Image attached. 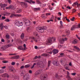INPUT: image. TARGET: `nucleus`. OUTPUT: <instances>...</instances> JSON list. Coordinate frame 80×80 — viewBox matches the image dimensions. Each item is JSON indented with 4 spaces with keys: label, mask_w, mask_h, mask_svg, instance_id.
<instances>
[{
    "label": "nucleus",
    "mask_w": 80,
    "mask_h": 80,
    "mask_svg": "<svg viewBox=\"0 0 80 80\" xmlns=\"http://www.w3.org/2000/svg\"><path fill=\"white\" fill-rule=\"evenodd\" d=\"M47 28L46 27H44L42 28L41 27H38L37 28V30L38 32L40 33H43L44 30H47Z\"/></svg>",
    "instance_id": "1"
},
{
    "label": "nucleus",
    "mask_w": 80,
    "mask_h": 80,
    "mask_svg": "<svg viewBox=\"0 0 80 80\" xmlns=\"http://www.w3.org/2000/svg\"><path fill=\"white\" fill-rule=\"evenodd\" d=\"M52 40H53V41H55V38L52 37L48 39V41L47 42V43H52Z\"/></svg>",
    "instance_id": "2"
},
{
    "label": "nucleus",
    "mask_w": 80,
    "mask_h": 80,
    "mask_svg": "<svg viewBox=\"0 0 80 80\" xmlns=\"http://www.w3.org/2000/svg\"><path fill=\"white\" fill-rule=\"evenodd\" d=\"M15 25L18 26V27H20V26H22L23 25V22H21L20 23L18 21H16L14 23Z\"/></svg>",
    "instance_id": "3"
},
{
    "label": "nucleus",
    "mask_w": 80,
    "mask_h": 80,
    "mask_svg": "<svg viewBox=\"0 0 80 80\" xmlns=\"http://www.w3.org/2000/svg\"><path fill=\"white\" fill-rule=\"evenodd\" d=\"M67 40H68V38H62V39H60L59 40V41L60 43L63 44V43H64V42H65V41H67Z\"/></svg>",
    "instance_id": "4"
},
{
    "label": "nucleus",
    "mask_w": 80,
    "mask_h": 80,
    "mask_svg": "<svg viewBox=\"0 0 80 80\" xmlns=\"http://www.w3.org/2000/svg\"><path fill=\"white\" fill-rule=\"evenodd\" d=\"M25 24L26 26H29L30 25V21L28 19H25L24 21Z\"/></svg>",
    "instance_id": "5"
},
{
    "label": "nucleus",
    "mask_w": 80,
    "mask_h": 80,
    "mask_svg": "<svg viewBox=\"0 0 80 80\" xmlns=\"http://www.w3.org/2000/svg\"><path fill=\"white\" fill-rule=\"evenodd\" d=\"M30 78L29 75L28 74L25 75L23 77V79L24 80H28Z\"/></svg>",
    "instance_id": "6"
},
{
    "label": "nucleus",
    "mask_w": 80,
    "mask_h": 80,
    "mask_svg": "<svg viewBox=\"0 0 80 80\" xmlns=\"http://www.w3.org/2000/svg\"><path fill=\"white\" fill-rule=\"evenodd\" d=\"M67 78H68V80H73L72 78L70 76V73L68 72L67 71V76H66Z\"/></svg>",
    "instance_id": "7"
},
{
    "label": "nucleus",
    "mask_w": 80,
    "mask_h": 80,
    "mask_svg": "<svg viewBox=\"0 0 80 80\" xmlns=\"http://www.w3.org/2000/svg\"><path fill=\"white\" fill-rule=\"evenodd\" d=\"M47 75H45V76L41 75L40 76L41 79L42 80H46V78H47Z\"/></svg>",
    "instance_id": "8"
},
{
    "label": "nucleus",
    "mask_w": 80,
    "mask_h": 80,
    "mask_svg": "<svg viewBox=\"0 0 80 80\" xmlns=\"http://www.w3.org/2000/svg\"><path fill=\"white\" fill-rule=\"evenodd\" d=\"M42 72V70H38L35 73L36 75H39V74H40Z\"/></svg>",
    "instance_id": "9"
},
{
    "label": "nucleus",
    "mask_w": 80,
    "mask_h": 80,
    "mask_svg": "<svg viewBox=\"0 0 80 80\" xmlns=\"http://www.w3.org/2000/svg\"><path fill=\"white\" fill-rule=\"evenodd\" d=\"M9 71L11 72H13V71H15V69L13 68V67H12L11 66L9 67Z\"/></svg>",
    "instance_id": "10"
},
{
    "label": "nucleus",
    "mask_w": 80,
    "mask_h": 80,
    "mask_svg": "<svg viewBox=\"0 0 80 80\" xmlns=\"http://www.w3.org/2000/svg\"><path fill=\"white\" fill-rule=\"evenodd\" d=\"M52 52H53L54 55L57 54V53H58V49H54L52 51Z\"/></svg>",
    "instance_id": "11"
},
{
    "label": "nucleus",
    "mask_w": 80,
    "mask_h": 80,
    "mask_svg": "<svg viewBox=\"0 0 80 80\" xmlns=\"http://www.w3.org/2000/svg\"><path fill=\"white\" fill-rule=\"evenodd\" d=\"M75 28H77V26L76 25H74L72 26L71 29V30L72 31L74 30Z\"/></svg>",
    "instance_id": "12"
},
{
    "label": "nucleus",
    "mask_w": 80,
    "mask_h": 80,
    "mask_svg": "<svg viewBox=\"0 0 80 80\" xmlns=\"http://www.w3.org/2000/svg\"><path fill=\"white\" fill-rule=\"evenodd\" d=\"M0 6L1 8H4V7H7V4H2V3H1L0 4Z\"/></svg>",
    "instance_id": "13"
},
{
    "label": "nucleus",
    "mask_w": 80,
    "mask_h": 80,
    "mask_svg": "<svg viewBox=\"0 0 80 80\" xmlns=\"http://www.w3.org/2000/svg\"><path fill=\"white\" fill-rule=\"evenodd\" d=\"M24 71H23L22 70H21L20 71L19 73L21 76H23L24 75Z\"/></svg>",
    "instance_id": "14"
},
{
    "label": "nucleus",
    "mask_w": 80,
    "mask_h": 80,
    "mask_svg": "<svg viewBox=\"0 0 80 80\" xmlns=\"http://www.w3.org/2000/svg\"><path fill=\"white\" fill-rule=\"evenodd\" d=\"M4 27V26H3V23H1L0 24V28H1V30H3V28Z\"/></svg>",
    "instance_id": "15"
},
{
    "label": "nucleus",
    "mask_w": 80,
    "mask_h": 80,
    "mask_svg": "<svg viewBox=\"0 0 80 80\" xmlns=\"http://www.w3.org/2000/svg\"><path fill=\"white\" fill-rule=\"evenodd\" d=\"M18 48L19 50H24L23 48V46H18Z\"/></svg>",
    "instance_id": "16"
},
{
    "label": "nucleus",
    "mask_w": 80,
    "mask_h": 80,
    "mask_svg": "<svg viewBox=\"0 0 80 80\" xmlns=\"http://www.w3.org/2000/svg\"><path fill=\"white\" fill-rule=\"evenodd\" d=\"M24 35H25V34H24L23 33H22L20 37L21 38V39H23L24 38Z\"/></svg>",
    "instance_id": "17"
},
{
    "label": "nucleus",
    "mask_w": 80,
    "mask_h": 80,
    "mask_svg": "<svg viewBox=\"0 0 80 80\" xmlns=\"http://www.w3.org/2000/svg\"><path fill=\"white\" fill-rule=\"evenodd\" d=\"M34 11H39L40 10V8H34Z\"/></svg>",
    "instance_id": "18"
},
{
    "label": "nucleus",
    "mask_w": 80,
    "mask_h": 80,
    "mask_svg": "<svg viewBox=\"0 0 80 80\" xmlns=\"http://www.w3.org/2000/svg\"><path fill=\"white\" fill-rule=\"evenodd\" d=\"M72 44H77V40L75 39L72 41Z\"/></svg>",
    "instance_id": "19"
},
{
    "label": "nucleus",
    "mask_w": 80,
    "mask_h": 80,
    "mask_svg": "<svg viewBox=\"0 0 80 80\" xmlns=\"http://www.w3.org/2000/svg\"><path fill=\"white\" fill-rule=\"evenodd\" d=\"M31 38L32 39V40H34V41L35 42H38V40L36 39V38H34V37H31Z\"/></svg>",
    "instance_id": "20"
},
{
    "label": "nucleus",
    "mask_w": 80,
    "mask_h": 80,
    "mask_svg": "<svg viewBox=\"0 0 80 80\" xmlns=\"http://www.w3.org/2000/svg\"><path fill=\"white\" fill-rule=\"evenodd\" d=\"M54 65H56V66H58V65H59V63L57 62H55V63H54Z\"/></svg>",
    "instance_id": "21"
},
{
    "label": "nucleus",
    "mask_w": 80,
    "mask_h": 80,
    "mask_svg": "<svg viewBox=\"0 0 80 80\" xmlns=\"http://www.w3.org/2000/svg\"><path fill=\"white\" fill-rule=\"evenodd\" d=\"M11 46H12V44H10L6 45V48H8L9 47H11Z\"/></svg>",
    "instance_id": "22"
},
{
    "label": "nucleus",
    "mask_w": 80,
    "mask_h": 80,
    "mask_svg": "<svg viewBox=\"0 0 80 80\" xmlns=\"http://www.w3.org/2000/svg\"><path fill=\"white\" fill-rule=\"evenodd\" d=\"M45 67V66L44 65V64L43 63H42L41 64V65L39 66V67H40V68H43Z\"/></svg>",
    "instance_id": "23"
},
{
    "label": "nucleus",
    "mask_w": 80,
    "mask_h": 80,
    "mask_svg": "<svg viewBox=\"0 0 80 80\" xmlns=\"http://www.w3.org/2000/svg\"><path fill=\"white\" fill-rule=\"evenodd\" d=\"M14 16L17 17H22V15L21 14H15L14 15Z\"/></svg>",
    "instance_id": "24"
},
{
    "label": "nucleus",
    "mask_w": 80,
    "mask_h": 80,
    "mask_svg": "<svg viewBox=\"0 0 80 80\" xmlns=\"http://www.w3.org/2000/svg\"><path fill=\"white\" fill-rule=\"evenodd\" d=\"M9 9H13V8H14V6L12 5H10L9 6Z\"/></svg>",
    "instance_id": "25"
},
{
    "label": "nucleus",
    "mask_w": 80,
    "mask_h": 80,
    "mask_svg": "<svg viewBox=\"0 0 80 80\" xmlns=\"http://www.w3.org/2000/svg\"><path fill=\"white\" fill-rule=\"evenodd\" d=\"M15 59H18L20 58V56L19 55H16L14 56Z\"/></svg>",
    "instance_id": "26"
},
{
    "label": "nucleus",
    "mask_w": 80,
    "mask_h": 80,
    "mask_svg": "<svg viewBox=\"0 0 80 80\" xmlns=\"http://www.w3.org/2000/svg\"><path fill=\"white\" fill-rule=\"evenodd\" d=\"M23 47L24 48H23V49H24V50H27V48L26 47V45L25 44H24Z\"/></svg>",
    "instance_id": "27"
},
{
    "label": "nucleus",
    "mask_w": 80,
    "mask_h": 80,
    "mask_svg": "<svg viewBox=\"0 0 80 80\" xmlns=\"http://www.w3.org/2000/svg\"><path fill=\"white\" fill-rule=\"evenodd\" d=\"M41 56L43 57H47V56H48V54L47 53H43L41 55Z\"/></svg>",
    "instance_id": "28"
},
{
    "label": "nucleus",
    "mask_w": 80,
    "mask_h": 80,
    "mask_svg": "<svg viewBox=\"0 0 80 80\" xmlns=\"http://www.w3.org/2000/svg\"><path fill=\"white\" fill-rule=\"evenodd\" d=\"M7 34L6 36V38H8V39H9L10 38V36H9V34L8 33H7Z\"/></svg>",
    "instance_id": "29"
},
{
    "label": "nucleus",
    "mask_w": 80,
    "mask_h": 80,
    "mask_svg": "<svg viewBox=\"0 0 80 80\" xmlns=\"http://www.w3.org/2000/svg\"><path fill=\"white\" fill-rule=\"evenodd\" d=\"M51 63V61H48V68H49V67H50V63Z\"/></svg>",
    "instance_id": "30"
},
{
    "label": "nucleus",
    "mask_w": 80,
    "mask_h": 80,
    "mask_svg": "<svg viewBox=\"0 0 80 80\" xmlns=\"http://www.w3.org/2000/svg\"><path fill=\"white\" fill-rule=\"evenodd\" d=\"M27 31L28 32H31V29L30 28L28 27L27 28Z\"/></svg>",
    "instance_id": "31"
},
{
    "label": "nucleus",
    "mask_w": 80,
    "mask_h": 80,
    "mask_svg": "<svg viewBox=\"0 0 80 80\" xmlns=\"http://www.w3.org/2000/svg\"><path fill=\"white\" fill-rule=\"evenodd\" d=\"M36 3L38 4H41V2L39 0H36Z\"/></svg>",
    "instance_id": "32"
},
{
    "label": "nucleus",
    "mask_w": 80,
    "mask_h": 80,
    "mask_svg": "<svg viewBox=\"0 0 80 80\" xmlns=\"http://www.w3.org/2000/svg\"><path fill=\"white\" fill-rule=\"evenodd\" d=\"M74 48L77 50L78 51H80V49L77 46H74Z\"/></svg>",
    "instance_id": "33"
},
{
    "label": "nucleus",
    "mask_w": 80,
    "mask_h": 80,
    "mask_svg": "<svg viewBox=\"0 0 80 80\" xmlns=\"http://www.w3.org/2000/svg\"><path fill=\"white\" fill-rule=\"evenodd\" d=\"M5 77L9 78V77H10V76L8 74L5 73Z\"/></svg>",
    "instance_id": "34"
},
{
    "label": "nucleus",
    "mask_w": 80,
    "mask_h": 80,
    "mask_svg": "<svg viewBox=\"0 0 80 80\" xmlns=\"http://www.w3.org/2000/svg\"><path fill=\"white\" fill-rule=\"evenodd\" d=\"M48 31L49 32H50V33H53V31L52 29H49L48 30Z\"/></svg>",
    "instance_id": "35"
},
{
    "label": "nucleus",
    "mask_w": 80,
    "mask_h": 80,
    "mask_svg": "<svg viewBox=\"0 0 80 80\" xmlns=\"http://www.w3.org/2000/svg\"><path fill=\"white\" fill-rule=\"evenodd\" d=\"M2 50H6L7 49V47H6V46H4L2 47Z\"/></svg>",
    "instance_id": "36"
},
{
    "label": "nucleus",
    "mask_w": 80,
    "mask_h": 80,
    "mask_svg": "<svg viewBox=\"0 0 80 80\" xmlns=\"http://www.w3.org/2000/svg\"><path fill=\"white\" fill-rule=\"evenodd\" d=\"M64 55H65V54L64 53H61L60 54V56L59 57H64Z\"/></svg>",
    "instance_id": "37"
},
{
    "label": "nucleus",
    "mask_w": 80,
    "mask_h": 80,
    "mask_svg": "<svg viewBox=\"0 0 80 80\" xmlns=\"http://www.w3.org/2000/svg\"><path fill=\"white\" fill-rule=\"evenodd\" d=\"M17 12L18 13L22 12V10L20 9H19V10H18Z\"/></svg>",
    "instance_id": "38"
},
{
    "label": "nucleus",
    "mask_w": 80,
    "mask_h": 80,
    "mask_svg": "<svg viewBox=\"0 0 80 80\" xmlns=\"http://www.w3.org/2000/svg\"><path fill=\"white\" fill-rule=\"evenodd\" d=\"M24 6H25V7H26V8H27L28 6H27V4L25 2H24Z\"/></svg>",
    "instance_id": "39"
},
{
    "label": "nucleus",
    "mask_w": 80,
    "mask_h": 80,
    "mask_svg": "<svg viewBox=\"0 0 80 80\" xmlns=\"http://www.w3.org/2000/svg\"><path fill=\"white\" fill-rule=\"evenodd\" d=\"M30 67V65L29 64H28L25 66V68H28V67Z\"/></svg>",
    "instance_id": "40"
},
{
    "label": "nucleus",
    "mask_w": 80,
    "mask_h": 80,
    "mask_svg": "<svg viewBox=\"0 0 80 80\" xmlns=\"http://www.w3.org/2000/svg\"><path fill=\"white\" fill-rule=\"evenodd\" d=\"M5 21L7 22H10V20L8 18H7L5 20Z\"/></svg>",
    "instance_id": "41"
},
{
    "label": "nucleus",
    "mask_w": 80,
    "mask_h": 80,
    "mask_svg": "<svg viewBox=\"0 0 80 80\" xmlns=\"http://www.w3.org/2000/svg\"><path fill=\"white\" fill-rule=\"evenodd\" d=\"M59 77H60V76H58V74H56L55 78H59Z\"/></svg>",
    "instance_id": "42"
},
{
    "label": "nucleus",
    "mask_w": 80,
    "mask_h": 80,
    "mask_svg": "<svg viewBox=\"0 0 80 80\" xmlns=\"http://www.w3.org/2000/svg\"><path fill=\"white\" fill-rule=\"evenodd\" d=\"M2 63H8V62L4 60V61H2Z\"/></svg>",
    "instance_id": "43"
},
{
    "label": "nucleus",
    "mask_w": 80,
    "mask_h": 80,
    "mask_svg": "<svg viewBox=\"0 0 80 80\" xmlns=\"http://www.w3.org/2000/svg\"><path fill=\"white\" fill-rule=\"evenodd\" d=\"M76 27L77 28H80V24H79L78 25H76Z\"/></svg>",
    "instance_id": "44"
},
{
    "label": "nucleus",
    "mask_w": 80,
    "mask_h": 80,
    "mask_svg": "<svg viewBox=\"0 0 80 80\" xmlns=\"http://www.w3.org/2000/svg\"><path fill=\"white\" fill-rule=\"evenodd\" d=\"M24 1L25 2H28V3H31V2H30V1L28 0H24Z\"/></svg>",
    "instance_id": "45"
},
{
    "label": "nucleus",
    "mask_w": 80,
    "mask_h": 80,
    "mask_svg": "<svg viewBox=\"0 0 80 80\" xmlns=\"http://www.w3.org/2000/svg\"><path fill=\"white\" fill-rule=\"evenodd\" d=\"M41 64H42V63L41 62H38L37 63V65H39L40 66Z\"/></svg>",
    "instance_id": "46"
},
{
    "label": "nucleus",
    "mask_w": 80,
    "mask_h": 80,
    "mask_svg": "<svg viewBox=\"0 0 80 80\" xmlns=\"http://www.w3.org/2000/svg\"><path fill=\"white\" fill-rule=\"evenodd\" d=\"M35 65H36V63H34L32 66L31 67V68L32 69V68H33L34 67V66H35Z\"/></svg>",
    "instance_id": "47"
},
{
    "label": "nucleus",
    "mask_w": 80,
    "mask_h": 80,
    "mask_svg": "<svg viewBox=\"0 0 80 80\" xmlns=\"http://www.w3.org/2000/svg\"><path fill=\"white\" fill-rule=\"evenodd\" d=\"M11 65H15V62H12L11 63Z\"/></svg>",
    "instance_id": "48"
},
{
    "label": "nucleus",
    "mask_w": 80,
    "mask_h": 80,
    "mask_svg": "<svg viewBox=\"0 0 80 80\" xmlns=\"http://www.w3.org/2000/svg\"><path fill=\"white\" fill-rule=\"evenodd\" d=\"M74 19H75L74 17H73V18L70 19V20H71V21H74Z\"/></svg>",
    "instance_id": "49"
},
{
    "label": "nucleus",
    "mask_w": 80,
    "mask_h": 80,
    "mask_svg": "<svg viewBox=\"0 0 80 80\" xmlns=\"http://www.w3.org/2000/svg\"><path fill=\"white\" fill-rule=\"evenodd\" d=\"M3 70H0V73H3Z\"/></svg>",
    "instance_id": "50"
},
{
    "label": "nucleus",
    "mask_w": 80,
    "mask_h": 80,
    "mask_svg": "<svg viewBox=\"0 0 80 80\" xmlns=\"http://www.w3.org/2000/svg\"><path fill=\"white\" fill-rule=\"evenodd\" d=\"M72 75H73V76H75L76 75V73H71Z\"/></svg>",
    "instance_id": "51"
},
{
    "label": "nucleus",
    "mask_w": 80,
    "mask_h": 80,
    "mask_svg": "<svg viewBox=\"0 0 80 80\" xmlns=\"http://www.w3.org/2000/svg\"><path fill=\"white\" fill-rule=\"evenodd\" d=\"M8 1L9 4H10L12 3V1L11 0H8Z\"/></svg>",
    "instance_id": "52"
},
{
    "label": "nucleus",
    "mask_w": 80,
    "mask_h": 80,
    "mask_svg": "<svg viewBox=\"0 0 80 80\" xmlns=\"http://www.w3.org/2000/svg\"><path fill=\"white\" fill-rule=\"evenodd\" d=\"M1 76L2 77H5V73L4 74H2Z\"/></svg>",
    "instance_id": "53"
},
{
    "label": "nucleus",
    "mask_w": 80,
    "mask_h": 80,
    "mask_svg": "<svg viewBox=\"0 0 80 80\" xmlns=\"http://www.w3.org/2000/svg\"><path fill=\"white\" fill-rule=\"evenodd\" d=\"M30 2L32 3H35V2L32 1V0H30Z\"/></svg>",
    "instance_id": "54"
},
{
    "label": "nucleus",
    "mask_w": 80,
    "mask_h": 80,
    "mask_svg": "<svg viewBox=\"0 0 80 80\" xmlns=\"http://www.w3.org/2000/svg\"><path fill=\"white\" fill-rule=\"evenodd\" d=\"M74 5H79L78 4V3L77 2L74 3Z\"/></svg>",
    "instance_id": "55"
},
{
    "label": "nucleus",
    "mask_w": 80,
    "mask_h": 80,
    "mask_svg": "<svg viewBox=\"0 0 80 80\" xmlns=\"http://www.w3.org/2000/svg\"><path fill=\"white\" fill-rule=\"evenodd\" d=\"M6 18V17H4L3 16L2 17V20H5Z\"/></svg>",
    "instance_id": "56"
},
{
    "label": "nucleus",
    "mask_w": 80,
    "mask_h": 80,
    "mask_svg": "<svg viewBox=\"0 0 80 80\" xmlns=\"http://www.w3.org/2000/svg\"><path fill=\"white\" fill-rule=\"evenodd\" d=\"M20 3L21 5H23L24 4V2H20Z\"/></svg>",
    "instance_id": "57"
},
{
    "label": "nucleus",
    "mask_w": 80,
    "mask_h": 80,
    "mask_svg": "<svg viewBox=\"0 0 80 80\" xmlns=\"http://www.w3.org/2000/svg\"><path fill=\"white\" fill-rule=\"evenodd\" d=\"M72 12H77V10L75 9H72Z\"/></svg>",
    "instance_id": "58"
},
{
    "label": "nucleus",
    "mask_w": 80,
    "mask_h": 80,
    "mask_svg": "<svg viewBox=\"0 0 80 80\" xmlns=\"http://www.w3.org/2000/svg\"><path fill=\"white\" fill-rule=\"evenodd\" d=\"M15 79H18V77L17 76H15Z\"/></svg>",
    "instance_id": "59"
},
{
    "label": "nucleus",
    "mask_w": 80,
    "mask_h": 80,
    "mask_svg": "<svg viewBox=\"0 0 80 80\" xmlns=\"http://www.w3.org/2000/svg\"><path fill=\"white\" fill-rule=\"evenodd\" d=\"M65 68L66 70H70L68 68V67H65Z\"/></svg>",
    "instance_id": "60"
},
{
    "label": "nucleus",
    "mask_w": 80,
    "mask_h": 80,
    "mask_svg": "<svg viewBox=\"0 0 80 80\" xmlns=\"http://www.w3.org/2000/svg\"><path fill=\"white\" fill-rule=\"evenodd\" d=\"M14 14H13L11 15V16H10V18H12V17H13V16H14Z\"/></svg>",
    "instance_id": "61"
},
{
    "label": "nucleus",
    "mask_w": 80,
    "mask_h": 80,
    "mask_svg": "<svg viewBox=\"0 0 80 80\" xmlns=\"http://www.w3.org/2000/svg\"><path fill=\"white\" fill-rule=\"evenodd\" d=\"M44 15V14H43L41 16V17H42V18H45V16H44L43 15Z\"/></svg>",
    "instance_id": "62"
},
{
    "label": "nucleus",
    "mask_w": 80,
    "mask_h": 80,
    "mask_svg": "<svg viewBox=\"0 0 80 80\" xmlns=\"http://www.w3.org/2000/svg\"><path fill=\"white\" fill-rule=\"evenodd\" d=\"M66 33H67L68 35H69V34H70V31H68L66 32Z\"/></svg>",
    "instance_id": "63"
},
{
    "label": "nucleus",
    "mask_w": 80,
    "mask_h": 80,
    "mask_svg": "<svg viewBox=\"0 0 80 80\" xmlns=\"http://www.w3.org/2000/svg\"><path fill=\"white\" fill-rule=\"evenodd\" d=\"M67 8H68V9H69V10L71 9V8H70V7H68V6L67 7Z\"/></svg>",
    "instance_id": "64"
}]
</instances>
